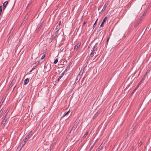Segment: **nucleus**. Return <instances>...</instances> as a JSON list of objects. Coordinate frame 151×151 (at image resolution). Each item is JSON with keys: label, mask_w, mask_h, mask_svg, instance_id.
<instances>
[{"label": "nucleus", "mask_w": 151, "mask_h": 151, "mask_svg": "<svg viewBox=\"0 0 151 151\" xmlns=\"http://www.w3.org/2000/svg\"><path fill=\"white\" fill-rule=\"evenodd\" d=\"M32 134V131L30 132H29V133L26 136V139H29V138L31 136Z\"/></svg>", "instance_id": "1"}, {"label": "nucleus", "mask_w": 151, "mask_h": 151, "mask_svg": "<svg viewBox=\"0 0 151 151\" xmlns=\"http://www.w3.org/2000/svg\"><path fill=\"white\" fill-rule=\"evenodd\" d=\"M81 45V43H78L75 46L74 49L75 50H77L78 48Z\"/></svg>", "instance_id": "2"}, {"label": "nucleus", "mask_w": 151, "mask_h": 151, "mask_svg": "<svg viewBox=\"0 0 151 151\" xmlns=\"http://www.w3.org/2000/svg\"><path fill=\"white\" fill-rule=\"evenodd\" d=\"M8 1H6L3 4V8L4 10L5 9V8L6 7V5L8 4Z\"/></svg>", "instance_id": "3"}, {"label": "nucleus", "mask_w": 151, "mask_h": 151, "mask_svg": "<svg viewBox=\"0 0 151 151\" xmlns=\"http://www.w3.org/2000/svg\"><path fill=\"white\" fill-rule=\"evenodd\" d=\"M107 19V17H105L103 19V21L100 25L101 27H102L103 26L104 22H105L106 20Z\"/></svg>", "instance_id": "4"}, {"label": "nucleus", "mask_w": 151, "mask_h": 151, "mask_svg": "<svg viewBox=\"0 0 151 151\" xmlns=\"http://www.w3.org/2000/svg\"><path fill=\"white\" fill-rule=\"evenodd\" d=\"M7 118L5 116V118L3 119V121L2 122V124H4L6 122L7 120Z\"/></svg>", "instance_id": "5"}, {"label": "nucleus", "mask_w": 151, "mask_h": 151, "mask_svg": "<svg viewBox=\"0 0 151 151\" xmlns=\"http://www.w3.org/2000/svg\"><path fill=\"white\" fill-rule=\"evenodd\" d=\"M108 4V3H107V2H106L105 4L104 5V7L102 9V11H104L105 10L106 8V7H107V6Z\"/></svg>", "instance_id": "6"}, {"label": "nucleus", "mask_w": 151, "mask_h": 151, "mask_svg": "<svg viewBox=\"0 0 151 151\" xmlns=\"http://www.w3.org/2000/svg\"><path fill=\"white\" fill-rule=\"evenodd\" d=\"M64 72H63L61 74V75L59 76V78H58V81H59V80L61 78L63 77V76H64Z\"/></svg>", "instance_id": "7"}, {"label": "nucleus", "mask_w": 151, "mask_h": 151, "mask_svg": "<svg viewBox=\"0 0 151 151\" xmlns=\"http://www.w3.org/2000/svg\"><path fill=\"white\" fill-rule=\"evenodd\" d=\"M28 139H26V137H25V139L23 140V142L21 144H22V146H23V145L25 144L26 142H27L28 140Z\"/></svg>", "instance_id": "8"}, {"label": "nucleus", "mask_w": 151, "mask_h": 151, "mask_svg": "<svg viewBox=\"0 0 151 151\" xmlns=\"http://www.w3.org/2000/svg\"><path fill=\"white\" fill-rule=\"evenodd\" d=\"M29 78H27L25 79L24 81V84H27L29 82Z\"/></svg>", "instance_id": "9"}, {"label": "nucleus", "mask_w": 151, "mask_h": 151, "mask_svg": "<svg viewBox=\"0 0 151 151\" xmlns=\"http://www.w3.org/2000/svg\"><path fill=\"white\" fill-rule=\"evenodd\" d=\"M77 127V124H75L74 125L71 131H72V130H73L74 131V130H75V129H76V128Z\"/></svg>", "instance_id": "10"}, {"label": "nucleus", "mask_w": 151, "mask_h": 151, "mask_svg": "<svg viewBox=\"0 0 151 151\" xmlns=\"http://www.w3.org/2000/svg\"><path fill=\"white\" fill-rule=\"evenodd\" d=\"M77 127V124H75L74 125L71 131H72V130H73L74 131V130H75V129H76V128Z\"/></svg>", "instance_id": "11"}, {"label": "nucleus", "mask_w": 151, "mask_h": 151, "mask_svg": "<svg viewBox=\"0 0 151 151\" xmlns=\"http://www.w3.org/2000/svg\"><path fill=\"white\" fill-rule=\"evenodd\" d=\"M77 127V124H75L74 125L71 131H72V130H73L74 131V130H75V129H76V128Z\"/></svg>", "instance_id": "12"}, {"label": "nucleus", "mask_w": 151, "mask_h": 151, "mask_svg": "<svg viewBox=\"0 0 151 151\" xmlns=\"http://www.w3.org/2000/svg\"><path fill=\"white\" fill-rule=\"evenodd\" d=\"M94 53L95 52L94 51H91V52L90 55V57H92L93 56Z\"/></svg>", "instance_id": "13"}, {"label": "nucleus", "mask_w": 151, "mask_h": 151, "mask_svg": "<svg viewBox=\"0 0 151 151\" xmlns=\"http://www.w3.org/2000/svg\"><path fill=\"white\" fill-rule=\"evenodd\" d=\"M58 59H57V58L56 59L54 60V63H55V64L57 63V62H58Z\"/></svg>", "instance_id": "14"}, {"label": "nucleus", "mask_w": 151, "mask_h": 151, "mask_svg": "<svg viewBox=\"0 0 151 151\" xmlns=\"http://www.w3.org/2000/svg\"><path fill=\"white\" fill-rule=\"evenodd\" d=\"M70 111V110H69V111H68L67 112H65L64 114H63V117H64V116H65V115H67V114L69 112V111Z\"/></svg>", "instance_id": "15"}, {"label": "nucleus", "mask_w": 151, "mask_h": 151, "mask_svg": "<svg viewBox=\"0 0 151 151\" xmlns=\"http://www.w3.org/2000/svg\"><path fill=\"white\" fill-rule=\"evenodd\" d=\"M88 132H87L85 133V134L83 136V138H85V137H86V136L87 135H88Z\"/></svg>", "instance_id": "16"}, {"label": "nucleus", "mask_w": 151, "mask_h": 151, "mask_svg": "<svg viewBox=\"0 0 151 151\" xmlns=\"http://www.w3.org/2000/svg\"><path fill=\"white\" fill-rule=\"evenodd\" d=\"M9 111V110L8 109H7L6 110V112H5V114H4L5 115H6L7 114V113Z\"/></svg>", "instance_id": "17"}, {"label": "nucleus", "mask_w": 151, "mask_h": 151, "mask_svg": "<svg viewBox=\"0 0 151 151\" xmlns=\"http://www.w3.org/2000/svg\"><path fill=\"white\" fill-rule=\"evenodd\" d=\"M95 46H93L91 50V51H94L96 50V49H95Z\"/></svg>", "instance_id": "18"}, {"label": "nucleus", "mask_w": 151, "mask_h": 151, "mask_svg": "<svg viewBox=\"0 0 151 151\" xmlns=\"http://www.w3.org/2000/svg\"><path fill=\"white\" fill-rule=\"evenodd\" d=\"M93 146H94V145H93L91 146V147L90 148V149L89 151H91L92 150V148H93Z\"/></svg>", "instance_id": "19"}, {"label": "nucleus", "mask_w": 151, "mask_h": 151, "mask_svg": "<svg viewBox=\"0 0 151 151\" xmlns=\"http://www.w3.org/2000/svg\"><path fill=\"white\" fill-rule=\"evenodd\" d=\"M45 57V55H44L42 56V57L41 58V59L42 60L43 59H44V58Z\"/></svg>", "instance_id": "20"}, {"label": "nucleus", "mask_w": 151, "mask_h": 151, "mask_svg": "<svg viewBox=\"0 0 151 151\" xmlns=\"http://www.w3.org/2000/svg\"><path fill=\"white\" fill-rule=\"evenodd\" d=\"M102 149V146H100L99 148L98 149V150H101V149Z\"/></svg>", "instance_id": "21"}, {"label": "nucleus", "mask_w": 151, "mask_h": 151, "mask_svg": "<svg viewBox=\"0 0 151 151\" xmlns=\"http://www.w3.org/2000/svg\"><path fill=\"white\" fill-rule=\"evenodd\" d=\"M109 38L110 37H109L108 39H107V43H108V42H109Z\"/></svg>", "instance_id": "22"}, {"label": "nucleus", "mask_w": 151, "mask_h": 151, "mask_svg": "<svg viewBox=\"0 0 151 151\" xmlns=\"http://www.w3.org/2000/svg\"><path fill=\"white\" fill-rule=\"evenodd\" d=\"M142 143L141 142H140L139 143V146H141V145H142Z\"/></svg>", "instance_id": "23"}, {"label": "nucleus", "mask_w": 151, "mask_h": 151, "mask_svg": "<svg viewBox=\"0 0 151 151\" xmlns=\"http://www.w3.org/2000/svg\"><path fill=\"white\" fill-rule=\"evenodd\" d=\"M2 111H2V110H1L0 111V114H1L2 112Z\"/></svg>", "instance_id": "24"}, {"label": "nucleus", "mask_w": 151, "mask_h": 151, "mask_svg": "<svg viewBox=\"0 0 151 151\" xmlns=\"http://www.w3.org/2000/svg\"><path fill=\"white\" fill-rule=\"evenodd\" d=\"M97 19L96 21L95 22V23L94 24V25H93V26H94V25H95V24H96V23L97 22Z\"/></svg>", "instance_id": "25"}, {"label": "nucleus", "mask_w": 151, "mask_h": 151, "mask_svg": "<svg viewBox=\"0 0 151 151\" xmlns=\"http://www.w3.org/2000/svg\"><path fill=\"white\" fill-rule=\"evenodd\" d=\"M61 24V21H60L59 23V25H60Z\"/></svg>", "instance_id": "26"}, {"label": "nucleus", "mask_w": 151, "mask_h": 151, "mask_svg": "<svg viewBox=\"0 0 151 151\" xmlns=\"http://www.w3.org/2000/svg\"><path fill=\"white\" fill-rule=\"evenodd\" d=\"M136 125V124H134L133 125V127H134Z\"/></svg>", "instance_id": "27"}, {"label": "nucleus", "mask_w": 151, "mask_h": 151, "mask_svg": "<svg viewBox=\"0 0 151 151\" xmlns=\"http://www.w3.org/2000/svg\"><path fill=\"white\" fill-rule=\"evenodd\" d=\"M140 84V83H139L138 85L137 86L136 88H137L139 86V84Z\"/></svg>", "instance_id": "28"}, {"label": "nucleus", "mask_w": 151, "mask_h": 151, "mask_svg": "<svg viewBox=\"0 0 151 151\" xmlns=\"http://www.w3.org/2000/svg\"><path fill=\"white\" fill-rule=\"evenodd\" d=\"M100 150H97V151H99Z\"/></svg>", "instance_id": "29"}, {"label": "nucleus", "mask_w": 151, "mask_h": 151, "mask_svg": "<svg viewBox=\"0 0 151 151\" xmlns=\"http://www.w3.org/2000/svg\"><path fill=\"white\" fill-rule=\"evenodd\" d=\"M86 22H84V23H83V24H86Z\"/></svg>", "instance_id": "30"}, {"label": "nucleus", "mask_w": 151, "mask_h": 151, "mask_svg": "<svg viewBox=\"0 0 151 151\" xmlns=\"http://www.w3.org/2000/svg\"><path fill=\"white\" fill-rule=\"evenodd\" d=\"M132 129L131 130V131H132Z\"/></svg>", "instance_id": "31"}]
</instances>
